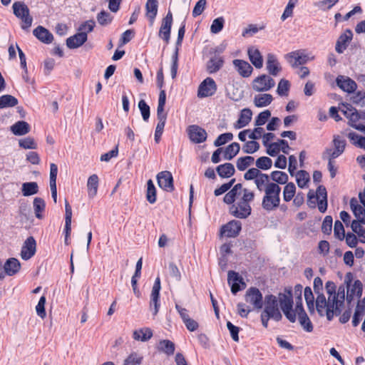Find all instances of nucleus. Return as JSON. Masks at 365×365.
I'll return each instance as SVG.
<instances>
[{"label": "nucleus", "mask_w": 365, "mask_h": 365, "mask_svg": "<svg viewBox=\"0 0 365 365\" xmlns=\"http://www.w3.org/2000/svg\"><path fill=\"white\" fill-rule=\"evenodd\" d=\"M304 299L307 305V309L311 314L314 313V297L312 289L306 287L304 292Z\"/></svg>", "instance_id": "obj_41"}, {"label": "nucleus", "mask_w": 365, "mask_h": 365, "mask_svg": "<svg viewBox=\"0 0 365 365\" xmlns=\"http://www.w3.org/2000/svg\"><path fill=\"white\" fill-rule=\"evenodd\" d=\"M224 62L222 56L214 54L207 62L206 70L207 73L210 74L217 73L222 68Z\"/></svg>", "instance_id": "obj_25"}, {"label": "nucleus", "mask_w": 365, "mask_h": 365, "mask_svg": "<svg viewBox=\"0 0 365 365\" xmlns=\"http://www.w3.org/2000/svg\"><path fill=\"white\" fill-rule=\"evenodd\" d=\"M264 310L262 313L272 317V319L279 322L282 319V315L279 309L278 300L276 296L267 294L264 297Z\"/></svg>", "instance_id": "obj_4"}, {"label": "nucleus", "mask_w": 365, "mask_h": 365, "mask_svg": "<svg viewBox=\"0 0 365 365\" xmlns=\"http://www.w3.org/2000/svg\"><path fill=\"white\" fill-rule=\"evenodd\" d=\"M232 64L237 73L243 78L250 77L252 73L253 68L246 61L241 59H235Z\"/></svg>", "instance_id": "obj_20"}, {"label": "nucleus", "mask_w": 365, "mask_h": 365, "mask_svg": "<svg viewBox=\"0 0 365 365\" xmlns=\"http://www.w3.org/2000/svg\"><path fill=\"white\" fill-rule=\"evenodd\" d=\"M98 177L93 174L91 175L87 182L88 193L89 197H93L96 195L98 187Z\"/></svg>", "instance_id": "obj_36"}, {"label": "nucleus", "mask_w": 365, "mask_h": 365, "mask_svg": "<svg viewBox=\"0 0 365 365\" xmlns=\"http://www.w3.org/2000/svg\"><path fill=\"white\" fill-rule=\"evenodd\" d=\"M153 331L148 327L136 329L133 333V338L136 341H147L153 336Z\"/></svg>", "instance_id": "obj_32"}, {"label": "nucleus", "mask_w": 365, "mask_h": 365, "mask_svg": "<svg viewBox=\"0 0 365 365\" xmlns=\"http://www.w3.org/2000/svg\"><path fill=\"white\" fill-rule=\"evenodd\" d=\"M172 25L173 14L170 11H168L166 16L162 20V24L159 30V36L166 43H168L170 41Z\"/></svg>", "instance_id": "obj_12"}, {"label": "nucleus", "mask_w": 365, "mask_h": 365, "mask_svg": "<svg viewBox=\"0 0 365 365\" xmlns=\"http://www.w3.org/2000/svg\"><path fill=\"white\" fill-rule=\"evenodd\" d=\"M296 180L297 185L301 188H304L309 181V175L307 171L301 170L297 173Z\"/></svg>", "instance_id": "obj_48"}, {"label": "nucleus", "mask_w": 365, "mask_h": 365, "mask_svg": "<svg viewBox=\"0 0 365 365\" xmlns=\"http://www.w3.org/2000/svg\"><path fill=\"white\" fill-rule=\"evenodd\" d=\"M217 89V84L213 78L207 77L199 85L197 97L202 98L213 96Z\"/></svg>", "instance_id": "obj_8"}, {"label": "nucleus", "mask_w": 365, "mask_h": 365, "mask_svg": "<svg viewBox=\"0 0 365 365\" xmlns=\"http://www.w3.org/2000/svg\"><path fill=\"white\" fill-rule=\"evenodd\" d=\"M88 39L86 32H78L66 39V46L71 49L81 46Z\"/></svg>", "instance_id": "obj_23"}, {"label": "nucleus", "mask_w": 365, "mask_h": 365, "mask_svg": "<svg viewBox=\"0 0 365 365\" xmlns=\"http://www.w3.org/2000/svg\"><path fill=\"white\" fill-rule=\"evenodd\" d=\"M18 104V99L9 94L0 96V108L14 107Z\"/></svg>", "instance_id": "obj_42"}, {"label": "nucleus", "mask_w": 365, "mask_h": 365, "mask_svg": "<svg viewBox=\"0 0 365 365\" xmlns=\"http://www.w3.org/2000/svg\"><path fill=\"white\" fill-rule=\"evenodd\" d=\"M350 207L354 216L357 219L356 221L365 225V208L363 207L354 197L351 198L350 200Z\"/></svg>", "instance_id": "obj_28"}, {"label": "nucleus", "mask_w": 365, "mask_h": 365, "mask_svg": "<svg viewBox=\"0 0 365 365\" xmlns=\"http://www.w3.org/2000/svg\"><path fill=\"white\" fill-rule=\"evenodd\" d=\"M21 269V263L16 258H9L4 264V272L8 276H14Z\"/></svg>", "instance_id": "obj_27"}, {"label": "nucleus", "mask_w": 365, "mask_h": 365, "mask_svg": "<svg viewBox=\"0 0 365 365\" xmlns=\"http://www.w3.org/2000/svg\"><path fill=\"white\" fill-rule=\"evenodd\" d=\"M332 143L334 149L328 148H326L322 153V158L331 157V158H336L344 152L346 141L343 137L339 135H334Z\"/></svg>", "instance_id": "obj_6"}, {"label": "nucleus", "mask_w": 365, "mask_h": 365, "mask_svg": "<svg viewBox=\"0 0 365 365\" xmlns=\"http://www.w3.org/2000/svg\"><path fill=\"white\" fill-rule=\"evenodd\" d=\"M227 282L231 286V292L234 294H236L241 289L239 284L240 283L245 286L242 277H240L237 272L232 270L228 272Z\"/></svg>", "instance_id": "obj_21"}, {"label": "nucleus", "mask_w": 365, "mask_h": 365, "mask_svg": "<svg viewBox=\"0 0 365 365\" xmlns=\"http://www.w3.org/2000/svg\"><path fill=\"white\" fill-rule=\"evenodd\" d=\"M143 361V356L133 352L131 353L124 361L123 365H138L140 364Z\"/></svg>", "instance_id": "obj_61"}, {"label": "nucleus", "mask_w": 365, "mask_h": 365, "mask_svg": "<svg viewBox=\"0 0 365 365\" xmlns=\"http://www.w3.org/2000/svg\"><path fill=\"white\" fill-rule=\"evenodd\" d=\"M158 1L148 0L145 4L146 16L149 19L150 24L152 26L158 14Z\"/></svg>", "instance_id": "obj_30"}, {"label": "nucleus", "mask_w": 365, "mask_h": 365, "mask_svg": "<svg viewBox=\"0 0 365 365\" xmlns=\"http://www.w3.org/2000/svg\"><path fill=\"white\" fill-rule=\"evenodd\" d=\"M255 165L259 170H267L272 168V160L268 157L262 156L257 159Z\"/></svg>", "instance_id": "obj_49"}, {"label": "nucleus", "mask_w": 365, "mask_h": 365, "mask_svg": "<svg viewBox=\"0 0 365 365\" xmlns=\"http://www.w3.org/2000/svg\"><path fill=\"white\" fill-rule=\"evenodd\" d=\"M259 149V144L255 140L247 141L242 147L245 153L252 154Z\"/></svg>", "instance_id": "obj_60"}, {"label": "nucleus", "mask_w": 365, "mask_h": 365, "mask_svg": "<svg viewBox=\"0 0 365 365\" xmlns=\"http://www.w3.org/2000/svg\"><path fill=\"white\" fill-rule=\"evenodd\" d=\"M36 242L34 237H29L24 242L21 250V257L24 260L31 259L36 253Z\"/></svg>", "instance_id": "obj_14"}, {"label": "nucleus", "mask_w": 365, "mask_h": 365, "mask_svg": "<svg viewBox=\"0 0 365 365\" xmlns=\"http://www.w3.org/2000/svg\"><path fill=\"white\" fill-rule=\"evenodd\" d=\"M298 0H289L287 5L285 7V9L281 16L282 21L286 20L287 18L291 17L293 14V9L296 4H297Z\"/></svg>", "instance_id": "obj_57"}, {"label": "nucleus", "mask_w": 365, "mask_h": 365, "mask_svg": "<svg viewBox=\"0 0 365 365\" xmlns=\"http://www.w3.org/2000/svg\"><path fill=\"white\" fill-rule=\"evenodd\" d=\"M285 58L293 68L303 65L308 61L307 56L300 51H295L286 54Z\"/></svg>", "instance_id": "obj_16"}, {"label": "nucleus", "mask_w": 365, "mask_h": 365, "mask_svg": "<svg viewBox=\"0 0 365 365\" xmlns=\"http://www.w3.org/2000/svg\"><path fill=\"white\" fill-rule=\"evenodd\" d=\"M296 187L293 182L287 183L283 190V198L285 202H289L294 196Z\"/></svg>", "instance_id": "obj_46"}, {"label": "nucleus", "mask_w": 365, "mask_h": 365, "mask_svg": "<svg viewBox=\"0 0 365 365\" xmlns=\"http://www.w3.org/2000/svg\"><path fill=\"white\" fill-rule=\"evenodd\" d=\"M254 160L255 158L249 155L239 158L236 163L237 168L240 171H244L253 163Z\"/></svg>", "instance_id": "obj_43"}, {"label": "nucleus", "mask_w": 365, "mask_h": 365, "mask_svg": "<svg viewBox=\"0 0 365 365\" xmlns=\"http://www.w3.org/2000/svg\"><path fill=\"white\" fill-rule=\"evenodd\" d=\"M252 110L250 108H244L241 110L239 119L237 121L235 128H241L249 124L252 119Z\"/></svg>", "instance_id": "obj_34"}, {"label": "nucleus", "mask_w": 365, "mask_h": 365, "mask_svg": "<svg viewBox=\"0 0 365 365\" xmlns=\"http://www.w3.org/2000/svg\"><path fill=\"white\" fill-rule=\"evenodd\" d=\"M240 146L238 143L234 142L230 144L225 150L223 158L227 160H232L240 152Z\"/></svg>", "instance_id": "obj_38"}, {"label": "nucleus", "mask_w": 365, "mask_h": 365, "mask_svg": "<svg viewBox=\"0 0 365 365\" xmlns=\"http://www.w3.org/2000/svg\"><path fill=\"white\" fill-rule=\"evenodd\" d=\"M353 38L352 31L350 29H346L343 34H341L338 38L335 50L338 53H342L346 49L349 43Z\"/></svg>", "instance_id": "obj_19"}, {"label": "nucleus", "mask_w": 365, "mask_h": 365, "mask_svg": "<svg viewBox=\"0 0 365 365\" xmlns=\"http://www.w3.org/2000/svg\"><path fill=\"white\" fill-rule=\"evenodd\" d=\"M11 131L15 135H24L30 132V125L27 122L20 120L11 126Z\"/></svg>", "instance_id": "obj_33"}, {"label": "nucleus", "mask_w": 365, "mask_h": 365, "mask_svg": "<svg viewBox=\"0 0 365 365\" xmlns=\"http://www.w3.org/2000/svg\"><path fill=\"white\" fill-rule=\"evenodd\" d=\"M233 135L232 133H225L220 135L216 140L214 141V145L215 147H220L225 145L227 142L232 140Z\"/></svg>", "instance_id": "obj_62"}, {"label": "nucleus", "mask_w": 365, "mask_h": 365, "mask_svg": "<svg viewBox=\"0 0 365 365\" xmlns=\"http://www.w3.org/2000/svg\"><path fill=\"white\" fill-rule=\"evenodd\" d=\"M147 200L153 204L156 201V189L152 180H148L147 182V192H146Z\"/></svg>", "instance_id": "obj_45"}, {"label": "nucleus", "mask_w": 365, "mask_h": 365, "mask_svg": "<svg viewBox=\"0 0 365 365\" xmlns=\"http://www.w3.org/2000/svg\"><path fill=\"white\" fill-rule=\"evenodd\" d=\"M138 108L140 111L143 120L145 122L148 121L150 115V106L144 100H140L138 102Z\"/></svg>", "instance_id": "obj_55"}, {"label": "nucleus", "mask_w": 365, "mask_h": 365, "mask_svg": "<svg viewBox=\"0 0 365 365\" xmlns=\"http://www.w3.org/2000/svg\"><path fill=\"white\" fill-rule=\"evenodd\" d=\"M33 34L42 43L48 44L53 40V34L42 26H38L34 31Z\"/></svg>", "instance_id": "obj_26"}, {"label": "nucleus", "mask_w": 365, "mask_h": 365, "mask_svg": "<svg viewBox=\"0 0 365 365\" xmlns=\"http://www.w3.org/2000/svg\"><path fill=\"white\" fill-rule=\"evenodd\" d=\"M336 85L344 91L351 93L357 88L356 83L349 77L339 76L336 79Z\"/></svg>", "instance_id": "obj_18"}, {"label": "nucleus", "mask_w": 365, "mask_h": 365, "mask_svg": "<svg viewBox=\"0 0 365 365\" xmlns=\"http://www.w3.org/2000/svg\"><path fill=\"white\" fill-rule=\"evenodd\" d=\"M158 183L160 187L168 192H171L174 190L173 178L170 172L163 171L157 175Z\"/></svg>", "instance_id": "obj_15"}, {"label": "nucleus", "mask_w": 365, "mask_h": 365, "mask_svg": "<svg viewBox=\"0 0 365 365\" xmlns=\"http://www.w3.org/2000/svg\"><path fill=\"white\" fill-rule=\"evenodd\" d=\"M266 68L273 76H277L282 71V67L277 60V56L273 53H268L267 56Z\"/></svg>", "instance_id": "obj_22"}, {"label": "nucleus", "mask_w": 365, "mask_h": 365, "mask_svg": "<svg viewBox=\"0 0 365 365\" xmlns=\"http://www.w3.org/2000/svg\"><path fill=\"white\" fill-rule=\"evenodd\" d=\"M274 85L275 81L271 76L262 74L253 80L252 87L255 91L265 92L272 88Z\"/></svg>", "instance_id": "obj_7"}, {"label": "nucleus", "mask_w": 365, "mask_h": 365, "mask_svg": "<svg viewBox=\"0 0 365 365\" xmlns=\"http://www.w3.org/2000/svg\"><path fill=\"white\" fill-rule=\"evenodd\" d=\"M279 302L282 311L290 322H295V312L293 310V299L291 289H285L284 293L279 294Z\"/></svg>", "instance_id": "obj_2"}, {"label": "nucleus", "mask_w": 365, "mask_h": 365, "mask_svg": "<svg viewBox=\"0 0 365 365\" xmlns=\"http://www.w3.org/2000/svg\"><path fill=\"white\" fill-rule=\"evenodd\" d=\"M19 145L24 149H36L37 143L31 137H26L19 140Z\"/></svg>", "instance_id": "obj_54"}, {"label": "nucleus", "mask_w": 365, "mask_h": 365, "mask_svg": "<svg viewBox=\"0 0 365 365\" xmlns=\"http://www.w3.org/2000/svg\"><path fill=\"white\" fill-rule=\"evenodd\" d=\"M216 171L220 178H228L235 174V169L232 163H226L218 165L216 168Z\"/></svg>", "instance_id": "obj_31"}, {"label": "nucleus", "mask_w": 365, "mask_h": 365, "mask_svg": "<svg viewBox=\"0 0 365 365\" xmlns=\"http://www.w3.org/2000/svg\"><path fill=\"white\" fill-rule=\"evenodd\" d=\"M360 222L353 220L351 224V230L354 232L356 233L359 237V241L361 243H365V229L360 225Z\"/></svg>", "instance_id": "obj_47"}, {"label": "nucleus", "mask_w": 365, "mask_h": 365, "mask_svg": "<svg viewBox=\"0 0 365 365\" xmlns=\"http://www.w3.org/2000/svg\"><path fill=\"white\" fill-rule=\"evenodd\" d=\"M298 320L304 331L307 332H312L313 331V324L307 313L299 316Z\"/></svg>", "instance_id": "obj_52"}, {"label": "nucleus", "mask_w": 365, "mask_h": 365, "mask_svg": "<svg viewBox=\"0 0 365 365\" xmlns=\"http://www.w3.org/2000/svg\"><path fill=\"white\" fill-rule=\"evenodd\" d=\"M158 349L168 356L173 355L175 350V344L168 339H163L159 341Z\"/></svg>", "instance_id": "obj_37"}, {"label": "nucleus", "mask_w": 365, "mask_h": 365, "mask_svg": "<svg viewBox=\"0 0 365 365\" xmlns=\"http://www.w3.org/2000/svg\"><path fill=\"white\" fill-rule=\"evenodd\" d=\"M281 187L274 182L267 184L264 188V195L262 201V208L271 212L279 206Z\"/></svg>", "instance_id": "obj_1"}, {"label": "nucleus", "mask_w": 365, "mask_h": 365, "mask_svg": "<svg viewBox=\"0 0 365 365\" xmlns=\"http://www.w3.org/2000/svg\"><path fill=\"white\" fill-rule=\"evenodd\" d=\"M242 229V223L238 220H231L221 227V235H225L227 237H237Z\"/></svg>", "instance_id": "obj_13"}, {"label": "nucleus", "mask_w": 365, "mask_h": 365, "mask_svg": "<svg viewBox=\"0 0 365 365\" xmlns=\"http://www.w3.org/2000/svg\"><path fill=\"white\" fill-rule=\"evenodd\" d=\"M345 297V287L341 285L338 288L337 292H335V294L333 296V299H331V304L329 306V308L327 312V319L331 321L334 315H339L341 314L340 307L343 306Z\"/></svg>", "instance_id": "obj_5"}, {"label": "nucleus", "mask_w": 365, "mask_h": 365, "mask_svg": "<svg viewBox=\"0 0 365 365\" xmlns=\"http://www.w3.org/2000/svg\"><path fill=\"white\" fill-rule=\"evenodd\" d=\"M365 312V307L357 303L355 312L353 316L352 324L354 327H357L362 319Z\"/></svg>", "instance_id": "obj_50"}, {"label": "nucleus", "mask_w": 365, "mask_h": 365, "mask_svg": "<svg viewBox=\"0 0 365 365\" xmlns=\"http://www.w3.org/2000/svg\"><path fill=\"white\" fill-rule=\"evenodd\" d=\"M245 299L256 309H261L263 307V297L259 289L257 287H252L249 288L246 291Z\"/></svg>", "instance_id": "obj_9"}, {"label": "nucleus", "mask_w": 365, "mask_h": 365, "mask_svg": "<svg viewBox=\"0 0 365 365\" xmlns=\"http://www.w3.org/2000/svg\"><path fill=\"white\" fill-rule=\"evenodd\" d=\"M96 18L98 23L103 26L110 24L113 21V16L104 10L98 13Z\"/></svg>", "instance_id": "obj_53"}, {"label": "nucleus", "mask_w": 365, "mask_h": 365, "mask_svg": "<svg viewBox=\"0 0 365 365\" xmlns=\"http://www.w3.org/2000/svg\"><path fill=\"white\" fill-rule=\"evenodd\" d=\"M273 101V97L271 94L263 93L258 94L254 97V104L257 108H262L269 106Z\"/></svg>", "instance_id": "obj_35"}, {"label": "nucleus", "mask_w": 365, "mask_h": 365, "mask_svg": "<svg viewBox=\"0 0 365 365\" xmlns=\"http://www.w3.org/2000/svg\"><path fill=\"white\" fill-rule=\"evenodd\" d=\"M331 302L332 300L329 301V299L327 301L324 294H318L316 299V302L314 303V309L316 308L318 314L321 317L324 316L325 313L326 316L327 317V312L329 308V306H331Z\"/></svg>", "instance_id": "obj_24"}, {"label": "nucleus", "mask_w": 365, "mask_h": 365, "mask_svg": "<svg viewBox=\"0 0 365 365\" xmlns=\"http://www.w3.org/2000/svg\"><path fill=\"white\" fill-rule=\"evenodd\" d=\"M187 134L190 140L196 144L203 143L206 140L207 134L206 130L197 125L188 126Z\"/></svg>", "instance_id": "obj_11"}, {"label": "nucleus", "mask_w": 365, "mask_h": 365, "mask_svg": "<svg viewBox=\"0 0 365 365\" xmlns=\"http://www.w3.org/2000/svg\"><path fill=\"white\" fill-rule=\"evenodd\" d=\"M269 177L268 175L261 173V174L255 180V183L257 186V188L259 191H264V188L267 184H269Z\"/></svg>", "instance_id": "obj_51"}, {"label": "nucleus", "mask_w": 365, "mask_h": 365, "mask_svg": "<svg viewBox=\"0 0 365 365\" xmlns=\"http://www.w3.org/2000/svg\"><path fill=\"white\" fill-rule=\"evenodd\" d=\"M334 234L336 238L339 240H343L345 237V231L342 222L339 220H336L334 227Z\"/></svg>", "instance_id": "obj_59"}, {"label": "nucleus", "mask_w": 365, "mask_h": 365, "mask_svg": "<svg viewBox=\"0 0 365 365\" xmlns=\"http://www.w3.org/2000/svg\"><path fill=\"white\" fill-rule=\"evenodd\" d=\"M270 178L274 182H277V185L286 184L289 179L286 173L279 170L272 172L270 174Z\"/></svg>", "instance_id": "obj_44"}, {"label": "nucleus", "mask_w": 365, "mask_h": 365, "mask_svg": "<svg viewBox=\"0 0 365 365\" xmlns=\"http://www.w3.org/2000/svg\"><path fill=\"white\" fill-rule=\"evenodd\" d=\"M290 83L289 81L281 79L278 83L277 92L279 96H286L289 91Z\"/></svg>", "instance_id": "obj_56"}, {"label": "nucleus", "mask_w": 365, "mask_h": 365, "mask_svg": "<svg viewBox=\"0 0 365 365\" xmlns=\"http://www.w3.org/2000/svg\"><path fill=\"white\" fill-rule=\"evenodd\" d=\"M224 24L225 19L222 16L214 19L210 26V31L212 34H218L222 30Z\"/></svg>", "instance_id": "obj_58"}, {"label": "nucleus", "mask_w": 365, "mask_h": 365, "mask_svg": "<svg viewBox=\"0 0 365 365\" xmlns=\"http://www.w3.org/2000/svg\"><path fill=\"white\" fill-rule=\"evenodd\" d=\"M33 207L36 217L38 219H42L43 217V212L46 208V202L41 197H35L33 202Z\"/></svg>", "instance_id": "obj_39"}, {"label": "nucleus", "mask_w": 365, "mask_h": 365, "mask_svg": "<svg viewBox=\"0 0 365 365\" xmlns=\"http://www.w3.org/2000/svg\"><path fill=\"white\" fill-rule=\"evenodd\" d=\"M271 116V112L269 110H265L258 114L255 119V125L261 126L265 124Z\"/></svg>", "instance_id": "obj_63"}, {"label": "nucleus", "mask_w": 365, "mask_h": 365, "mask_svg": "<svg viewBox=\"0 0 365 365\" xmlns=\"http://www.w3.org/2000/svg\"><path fill=\"white\" fill-rule=\"evenodd\" d=\"M24 196L27 197L35 195L38 192V186L36 182H24L21 187Z\"/></svg>", "instance_id": "obj_40"}, {"label": "nucleus", "mask_w": 365, "mask_h": 365, "mask_svg": "<svg viewBox=\"0 0 365 365\" xmlns=\"http://www.w3.org/2000/svg\"><path fill=\"white\" fill-rule=\"evenodd\" d=\"M354 104L363 107L365 106V91H359L351 97Z\"/></svg>", "instance_id": "obj_64"}, {"label": "nucleus", "mask_w": 365, "mask_h": 365, "mask_svg": "<svg viewBox=\"0 0 365 365\" xmlns=\"http://www.w3.org/2000/svg\"><path fill=\"white\" fill-rule=\"evenodd\" d=\"M341 105L344 108L341 112L349 119V125L352 127L353 124H357L356 123L361 119V113L349 103H343Z\"/></svg>", "instance_id": "obj_17"}, {"label": "nucleus", "mask_w": 365, "mask_h": 365, "mask_svg": "<svg viewBox=\"0 0 365 365\" xmlns=\"http://www.w3.org/2000/svg\"><path fill=\"white\" fill-rule=\"evenodd\" d=\"M14 15L22 21L21 29L26 30L31 27L33 18L30 16L29 9L21 1H16L12 6Z\"/></svg>", "instance_id": "obj_3"}, {"label": "nucleus", "mask_w": 365, "mask_h": 365, "mask_svg": "<svg viewBox=\"0 0 365 365\" xmlns=\"http://www.w3.org/2000/svg\"><path fill=\"white\" fill-rule=\"evenodd\" d=\"M247 54L251 63L257 68H261L263 66V58L259 50L255 46L248 48Z\"/></svg>", "instance_id": "obj_29"}, {"label": "nucleus", "mask_w": 365, "mask_h": 365, "mask_svg": "<svg viewBox=\"0 0 365 365\" xmlns=\"http://www.w3.org/2000/svg\"><path fill=\"white\" fill-rule=\"evenodd\" d=\"M252 211L250 204L240 201L232 204L230 207V213L236 218L245 219L250 215Z\"/></svg>", "instance_id": "obj_10"}]
</instances>
